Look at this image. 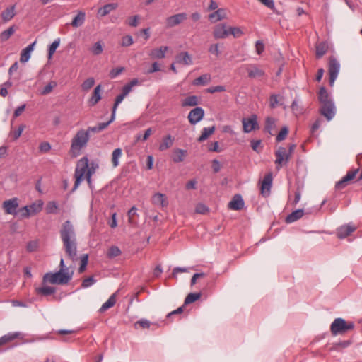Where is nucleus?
<instances>
[{
    "label": "nucleus",
    "instance_id": "dca6fc26",
    "mask_svg": "<svg viewBox=\"0 0 362 362\" xmlns=\"http://www.w3.org/2000/svg\"><path fill=\"white\" fill-rule=\"evenodd\" d=\"M356 230V227L352 224L343 225L337 229V236L339 239H343L351 234Z\"/></svg>",
    "mask_w": 362,
    "mask_h": 362
},
{
    "label": "nucleus",
    "instance_id": "09e8293b",
    "mask_svg": "<svg viewBox=\"0 0 362 362\" xmlns=\"http://www.w3.org/2000/svg\"><path fill=\"white\" fill-rule=\"evenodd\" d=\"M57 82L54 81H50L47 86L44 87V88L41 91V95H45L50 93L52 91L53 88L57 86Z\"/></svg>",
    "mask_w": 362,
    "mask_h": 362
},
{
    "label": "nucleus",
    "instance_id": "4468645a",
    "mask_svg": "<svg viewBox=\"0 0 362 362\" xmlns=\"http://www.w3.org/2000/svg\"><path fill=\"white\" fill-rule=\"evenodd\" d=\"M187 15L186 13H180L177 14L173 15L166 18L165 23L168 28H173L186 20Z\"/></svg>",
    "mask_w": 362,
    "mask_h": 362
},
{
    "label": "nucleus",
    "instance_id": "a211bd4d",
    "mask_svg": "<svg viewBox=\"0 0 362 362\" xmlns=\"http://www.w3.org/2000/svg\"><path fill=\"white\" fill-rule=\"evenodd\" d=\"M248 77L250 78H260L264 76V71L256 64H250L246 67Z\"/></svg>",
    "mask_w": 362,
    "mask_h": 362
},
{
    "label": "nucleus",
    "instance_id": "c85d7f7f",
    "mask_svg": "<svg viewBox=\"0 0 362 362\" xmlns=\"http://www.w3.org/2000/svg\"><path fill=\"white\" fill-rule=\"evenodd\" d=\"M304 215L303 209H297L290 214H288L286 218V222L287 223H291L295 222L303 217Z\"/></svg>",
    "mask_w": 362,
    "mask_h": 362
},
{
    "label": "nucleus",
    "instance_id": "f704fd0d",
    "mask_svg": "<svg viewBox=\"0 0 362 362\" xmlns=\"http://www.w3.org/2000/svg\"><path fill=\"white\" fill-rule=\"evenodd\" d=\"M100 90H101V86L98 85L97 86L92 94V96L90 99L89 100V103L90 105L93 106L96 105L99 100L101 99L100 96Z\"/></svg>",
    "mask_w": 362,
    "mask_h": 362
},
{
    "label": "nucleus",
    "instance_id": "4d7b16f0",
    "mask_svg": "<svg viewBox=\"0 0 362 362\" xmlns=\"http://www.w3.org/2000/svg\"><path fill=\"white\" fill-rule=\"evenodd\" d=\"M129 216V223L130 224H133L134 223V216H138L137 214V208L136 206H132L127 213Z\"/></svg>",
    "mask_w": 362,
    "mask_h": 362
},
{
    "label": "nucleus",
    "instance_id": "9d476101",
    "mask_svg": "<svg viewBox=\"0 0 362 362\" xmlns=\"http://www.w3.org/2000/svg\"><path fill=\"white\" fill-rule=\"evenodd\" d=\"M275 163L276 165L277 170H279L283 165H286L290 159V154H288L286 148L284 147L279 148L275 153Z\"/></svg>",
    "mask_w": 362,
    "mask_h": 362
},
{
    "label": "nucleus",
    "instance_id": "0eeeda50",
    "mask_svg": "<svg viewBox=\"0 0 362 362\" xmlns=\"http://www.w3.org/2000/svg\"><path fill=\"white\" fill-rule=\"evenodd\" d=\"M340 64L339 62L334 57H329V84L332 86L337 78L339 72Z\"/></svg>",
    "mask_w": 362,
    "mask_h": 362
},
{
    "label": "nucleus",
    "instance_id": "864d4df0",
    "mask_svg": "<svg viewBox=\"0 0 362 362\" xmlns=\"http://www.w3.org/2000/svg\"><path fill=\"white\" fill-rule=\"evenodd\" d=\"M95 84V81L93 78H88L83 81L81 85L82 89L84 90H88L90 89Z\"/></svg>",
    "mask_w": 362,
    "mask_h": 362
},
{
    "label": "nucleus",
    "instance_id": "13d9d810",
    "mask_svg": "<svg viewBox=\"0 0 362 362\" xmlns=\"http://www.w3.org/2000/svg\"><path fill=\"white\" fill-rule=\"evenodd\" d=\"M209 208L204 204L199 203L196 206L195 211L197 214H205L209 212Z\"/></svg>",
    "mask_w": 362,
    "mask_h": 362
},
{
    "label": "nucleus",
    "instance_id": "052dcab7",
    "mask_svg": "<svg viewBox=\"0 0 362 362\" xmlns=\"http://www.w3.org/2000/svg\"><path fill=\"white\" fill-rule=\"evenodd\" d=\"M88 255H84L81 257V265L78 268V272L79 273H82L85 271L86 269V267L87 266V264H88Z\"/></svg>",
    "mask_w": 362,
    "mask_h": 362
},
{
    "label": "nucleus",
    "instance_id": "b1692460",
    "mask_svg": "<svg viewBox=\"0 0 362 362\" xmlns=\"http://www.w3.org/2000/svg\"><path fill=\"white\" fill-rule=\"evenodd\" d=\"M113 121L114 120H112V117H110V119L108 122L100 123L98 125L95 127H88L86 129H85V131H86L89 136L91 133H98L106 129Z\"/></svg>",
    "mask_w": 362,
    "mask_h": 362
},
{
    "label": "nucleus",
    "instance_id": "774afa93",
    "mask_svg": "<svg viewBox=\"0 0 362 362\" xmlns=\"http://www.w3.org/2000/svg\"><path fill=\"white\" fill-rule=\"evenodd\" d=\"M278 98H279V95H275V94H273L270 96L269 106L271 107V108H275L278 105V104H279Z\"/></svg>",
    "mask_w": 362,
    "mask_h": 362
},
{
    "label": "nucleus",
    "instance_id": "39448f33",
    "mask_svg": "<svg viewBox=\"0 0 362 362\" xmlns=\"http://www.w3.org/2000/svg\"><path fill=\"white\" fill-rule=\"evenodd\" d=\"M88 167V159L86 156L81 158L76 164L74 177L76 178L72 192L75 191L79 186L83 178L86 177L87 170Z\"/></svg>",
    "mask_w": 362,
    "mask_h": 362
},
{
    "label": "nucleus",
    "instance_id": "f3484780",
    "mask_svg": "<svg viewBox=\"0 0 362 362\" xmlns=\"http://www.w3.org/2000/svg\"><path fill=\"white\" fill-rule=\"evenodd\" d=\"M213 35L216 39H224L229 35L228 28L226 24H218L214 27Z\"/></svg>",
    "mask_w": 362,
    "mask_h": 362
},
{
    "label": "nucleus",
    "instance_id": "6e6d98bb",
    "mask_svg": "<svg viewBox=\"0 0 362 362\" xmlns=\"http://www.w3.org/2000/svg\"><path fill=\"white\" fill-rule=\"evenodd\" d=\"M288 129L287 127H282L279 133L277 134L276 140L279 142L284 140L288 134Z\"/></svg>",
    "mask_w": 362,
    "mask_h": 362
},
{
    "label": "nucleus",
    "instance_id": "473e14b6",
    "mask_svg": "<svg viewBox=\"0 0 362 362\" xmlns=\"http://www.w3.org/2000/svg\"><path fill=\"white\" fill-rule=\"evenodd\" d=\"M15 5H13L5 9L1 16L4 22H8L15 16Z\"/></svg>",
    "mask_w": 362,
    "mask_h": 362
},
{
    "label": "nucleus",
    "instance_id": "6ab92c4d",
    "mask_svg": "<svg viewBox=\"0 0 362 362\" xmlns=\"http://www.w3.org/2000/svg\"><path fill=\"white\" fill-rule=\"evenodd\" d=\"M169 49L168 46H161L160 47L152 49L148 56L152 59H163L165 57L166 52Z\"/></svg>",
    "mask_w": 362,
    "mask_h": 362
},
{
    "label": "nucleus",
    "instance_id": "a878e982",
    "mask_svg": "<svg viewBox=\"0 0 362 362\" xmlns=\"http://www.w3.org/2000/svg\"><path fill=\"white\" fill-rule=\"evenodd\" d=\"M86 13L83 11H78L77 15L73 18L71 25L74 28L81 27L85 22Z\"/></svg>",
    "mask_w": 362,
    "mask_h": 362
},
{
    "label": "nucleus",
    "instance_id": "680f3d73",
    "mask_svg": "<svg viewBox=\"0 0 362 362\" xmlns=\"http://www.w3.org/2000/svg\"><path fill=\"white\" fill-rule=\"evenodd\" d=\"M38 248V242L37 240H33L28 243L26 250L29 252H33L37 250Z\"/></svg>",
    "mask_w": 362,
    "mask_h": 362
},
{
    "label": "nucleus",
    "instance_id": "79ce46f5",
    "mask_svg": "<svg viewBox=\"0 0 362 362\" xmlns=\"http://www.w3.org/2000/svg\"><path fill=\"white\" fill-rule=\"evenodd\" d=\"M122 155V151L120 148H115L112 153V163L114 168L119 165V159Z\"/></svg>",
    "mask_w": 362,
    "mask_h": 362
},
{
    "label": "nucleus",
    "instance_id": "2eb2a0df",
    "mask_svg": "<svg viewBox=\"0 0 362 362\" xmlns=\"http://www.w3.org/2000/svg\"><path fill=\"white\" fill-rule=\"evenodd\" d=\"M272 185V175L271 173L266 175L262 182L261 185V194L263 197H268L270 194V191Z\"/></svg>",
    "mask_w": 362,
    "mask_h": 362
},
{
    "label": "nucleus",
    "instance_id": "6e6552de",
    "mask_svg": "<svg viewBox=\"0 0 362 362\" xmlns=\"http://www.w3.org/2000/svg\"><path fill=\"white\" fill-rule=\"evenodd\" d=\"M358 171L359 168L348 171L345 176H344L339 181L336 182V189L340 190L344 189L350 183V182L355 178Z\"/></svg>",
    "mask_w": 362,
    "mask_h": 362
},
{
    "label": "nucleus",
    "instance_id": "aec40b11",
    "mask_svg": "<svg viewBox=\"0 0 362 362\" xmlns=\"http://www.w3.org/2000/svg\"><path fill=\"white\" fill-rule=\"evenodd\" d=\"M245 205L244 200L240 194H235L228 203V208L232 210H241Z\"/></svg>",
    "mask_w": 362,
    "mask_h": 362
},
{
    "label": "nucleus",
    "instance_id": "5701e85b",
    "mask_svg": "<svg viewBox=\"0 0 362 362\" xmlns=\"http://www.w3.org/2000/svg\"><path fill=\"white\" fill-rule=\"evenodd\" d=\"M226 18V11L223 8H219L209 15V20L211 23H216Z\"/></svg>",
    "mask_w": 362,
    "mask_h": 362
},
{
    "label": "nucleus",
    "instance_id": "7c9ffc66",
    "mask_svg": "<svg viewBox=\"0 0 362 362\" xmlns=\"http://www.w3.org/2000/svg\"><path fill=\"white\" fill-rule=\"evenodd\" d=\"M21 336V332H10L0 338V346L6 344L16 339L20 338Z\"/></svg>",
    "mask_w": 362,
    "mask_h": 362
},
{
    "label": "nucleus",
    "instance_id": "7ed1b4c3",
    "mask_svg": "<svg viewBox=\"0 0 362 362\" xmlns=\"http://www.w3.org/2000/svg\"><path fill=\"white\" fill-rule=\"evenodd\" d=\"M73 272H62L58 271L55 273H46L42 278V284L47 283L52 284L64 285L68 284L72 279Z\"/></svg>",
    "mask_w": 362,
    "mask_h": 362
},
{
    "label": "nucleus",
    "instance_id": "37998d69",
    "mask_svg": "<svg viewBox=\"0 0 362 362\" xmlns=\"http://www.w3.org/2000/svg\"><path fill=\"white\" fill-rule=\"evenodd\" d=\"M276 119L271 117H267L265 119V127L264 130L272 134V130L275 128L276 126Z\"/></svg>",
    "mask_w": 362,
    "mask_h": 362
},
{
    "label": "nucleus",
    "instance_id": "cd10ccee",
    "mask_svg": "<svg viewBox=\"0 0 362 362\" xmlns=\"http://www.w3.org/2000/svg\"><path fill=\"white\" fill-rule=\"evenodd\" d=\"M187 154V152L186 150L175 148L173 150V155L172 159L174 163H180L185 160Z\"/></svg>",
    "mask_w": 362,
    "mask_h": 362
},
{
    "label": "nucleus",
    "instance_id": "3c124183",
    "mask_svg": "<svg viewBox=\"0 0 362 362\" xmlns=\"http://www.w3.org/2000/svg\"><path fill=\"white\" fill-rule=\"evenodd\" d=\"M103 48L100 42H95L90 49L94 55H98L103 52Z\"/></svg>",
    "mask_w": 362,
    "mask_h": 362
},
{
    "label": "nucleus",
    "instance_id": "de8ad7c7",
    "mask_svg": "<svg viewBox=\"0 0 362 362\" xmlns=\"http://www.w3.org/2000/svg\"><path fill=\"white\" fill-rule=\"evenodd\" d=\"M46 211L47 214H57L58 211V204L54 201L49 202L47 204Z\"/></svg>",
    "mask_w": 362,
    "mask_h": 362
},
{
    "label": "nucleus",
    "instance_id": "e2e57ef3",
    "mask_svg": "<svg viewBox=\"0 0 362 362\" xmlns=\"http://www.w3.org/2000/svg\"><path fill=\"white\" fill-rule=\"evenodd\" d=\"M124 70V67H117V68L112 69L109 73V76L110 77V78H115L117 76H119L120 74H122Z\"/></svg>",
    "mask_w": 362,
    "mask_h": 362
},
{
    "label": "nucleus",
    "instance_id": "c9c22d12",
    "mask_svg": "<svg viewBox=\"0 0 362 362\" xmlns=\"http://www.w3.org/2000/svg\"><path fill=\"white\" fill-rule=\"evenodd\" d=\"M211 80V75L209 74H202L198 78L193 81V85L194 86H204L209 83Z\"/></svg>",
    "mask_w": 362,
    "mask_h": 362
},
{
    "label": "nucleus",
    "instance_id": "c03bdc74",
    "mask_svg": "<svg viewBox=\"0 0 362 362\" xmlns=\"http://www.w3.org/2000/svg\"><path fill=\"white\" fill-rule=\"evenodd\" d=\"M122 254V251L120 249L115 245L111 246L107 252V257L110 259H112L114 257H118Z\"/></svg>",
    "mask_w": 362,
    "mask_h": 362
},
{
    "label": "nucleus",
    "instance_id": "ea45409f",
    "mask_svg": "<svg viewBox=\"0 0 362 362\" xmlns=\"http://www.w3.org/2000/svg\"><path fill=\"white\" fill-rule=\"evenodd\" d=\"M116 294L113 293L110 297L108 298V300L105 302L102 306L100 308V312L103 313L107 310V309L113 307L116 303V298H115Z\"/></svg>",
    "mask_w": 362,
    "mask_h": 362
},
{
    "label": "nucleus",
    "instance_id": "f03ea898",
    "mask_svg": "<svg viewBox=\"0 0 362 362\" xmlns=\"http://www.w3.org/2000/svg\"><path fill=\"white\" fill-rule=\"evenodd\" d=\"M89 139L90 136L85 129L78 130L71 141L70 155L74 158L80 156L81 151L87 146Z\"/></svg>",
    "mask_w": 362,
    "mask_h": 362
},
{
    "label": "nucleus",
    "instance_id": "393cba45",
    "mask_svg": "<svg viewBox=\"0 0 362 362\" xmlns=\"http://www.w3.org/2000/svg\"><path fill=\"white\" fill-rule=\"evenodd\" d=\"M118 7V4L115 3L107 4L100 7L98 10V16L104 17Z\"/></svg>",
    "mask_w": 362,
    "mask_h": 362
},
{
    "label": "nucleus",
    "instance_id": "c756f323",
    "mask_svg": "<svg viewBox=\"0 0 362 362\" xmlns=\"http://www.w3.org/2000/svg\"><path fill=\"white\" fill-rule=\"evenodd\" d=\"M35 42L29 45L23 49L21 54L20 61L23 63L27 62L30 58V52L33 50Z\"/></svg>",
    "mask_w": 362,
    "mask_h": 362
},
{
    "label": "nucleus",
    "instance_id": "58836bf2",
    "mask_svg": "<svg viewBox=\"0 0 362 362\" xmlns=\"http://www.w3.org/2000/svg\"><path fill=\"white\" fill-rule=\"evenodd\" d=\"M199 104V98L196 95H190L187 97L182 101V107H192Z\"/></svg>",
    "mask_w": 362,
    "mask_h": 362
},
{
    "label": "nucleus",
    "instance_id": "4c0bfd02",
    "mask_svg": "<svg viewBox=\"0 0 362 362\" xmlns=\"http://www.w3.org/2000/svg\"><path fill=\"white\" fill-rule=\"evenodd\" d=\"M35 291L37 294L47 296L54 293L56 292V288L52 286H44L42 287L36 288Z\"/></svg>",
    "mask_w": 362,
    "mask_h": 362
},
{
    "label": "nucleus",
    "instance_id": "423d86ee",
    "mask_svg": "<svg viewBox=\"0 0 362 362\" xmlns=\"http://www.w3.org/2000/svg\"><path fill=\"white\" fill-rule=\"evenodd\" d=\"M43 202L38 200L30 205H27L18 210L21 218H28L40 212L42 209Z\"/></svg>",
    "mask_w": 362,
    "mask_h": 362
},
{
    "label": "nucleus",
    "instance_id": "e433bc0d",
    "mask_svg": "<svg viewBox=\"0 0 362 362\" xmlns=\"http://www.w3.org/2000/svg\"><path fill=\"white\" fill-rule=\"evenodd\" d=\"M317 95H318V100H319L320 104L325 103H327L329 101H332V100L329 98V95L327 89L324 86H322L320 88Z\"/></svg>",
    "mask_w": 362,
    "mask_h": 362
},
{
    "label": "nucleus",
    "instance_id": "338daca9",
    "mask_svg": "<svg viewBox=\"0 0 362 362\" xmlns=\"http://www.w3.org/2000/svg\"><path fill=\"white\" fill-rule=\"evenodd\" d=\"M226 90V88L223 86H212L206 89V92L209 93H214L216 92H223Z\"/></svg>",
    "mask_w": 362,
    "mask_h": 362
},
{
    "label": "nucleus",
    "instance_id": "603ef678",
    "mask_svg": "<svg viewBox=\"0 0 362 362\" xmlns=\"http://www.w3.org/2000/svg\"><path fill=\"white\" fill-rule=\"evenodd\" d=\"M59 42H60V40L59 39H57L56 40H54L49 46V49H48V56H49V58L50 59L52 55L54 54V53L55 52L56 49H57V47H59Z\"/></svg>",
    "mask_w": 362,
    "mask_h": 362
},
{
    "label": "nucleus",
    "instance_id": "f8f14e48",
    "mask_svg": "<svg viewBox=\"0 0 362 362\" xmlns=\"http://www.w3.org/2000/svg\"><path fill=\"white\" fill-rule=\"evenodd\" d=\"M242 123L243 132L245 133H250L252 130H255L259 128L256 115H252L249 118H243L242 119Z\"/></svg>",
    "mask_w": 362,
    "mask_h": 362
},
{
    "label": "nucleus",
    "instance_id": "4be33fe9",
    "mask_svg": "<svg viewBox=\"0 0 362 362\" xmlns=\"http://www.w3.org/2000/svg\"><path fill=\"white\" fill-rule=\"evenodd\" d=\"M152 203L156 206L165 207L168 204V202L165 196L162 193H156L151 199Z\"/></svg>",
    "mask_w": 362,
    "mask_h": 362
},
{
    "label": "nucleus",
    "instance_id": "0e129e2a",
    "mask_svg": "<svg viewBox=\"0 0 362 362\" xmlns=\"http://www.w3.org/2000/svg\"><path fill=\"white\" fill-rule=\"evenodd\" d=\"M228 30H229V35H233L234 37H239L243 34L242 30L238 28L229 27Z\"/></svg>",
    "mask_w": 362,
    "mask_h": 362
},
{
    "label": "nucleus",
    "instance_id": "49530a36",
    "mask_svg": "<svg viewBox=\"0 0 362 362\" xmlns=\"http://www.w3.org/2000/svg\"><path fill=\"white\" fill-rule=\"evenodd\" d=\"M126 96L124 95L122 93H121L117 96L115 103H114V105L112 107V115H111L112 120H115L117 108L119 104L122 102V100H124V98Z\"/></svg>",
    "mask_w": 362,
    "mask_h": 362
},
{
    "label": "nucleus",
    "instance_id": "bf43d9fd",
    "mask_svg": "<svg viewBox=\"0 0 362 362\" xmlns=\"http://www.w3.org/2000/svg\"><path fill=\"white\" fill-rule=\"evenodd\" d=\"M151 322L146 319H141L140 320L137 321L134 326L136 327L138 325H139L143 329H148L151 326Z\"/></svg>",
    "mask_w": 362,
    "mask_h": 362
},
{
    "label": "nucleus",
    "instance_id": "2f4dec72",
    "mask_svg": "<svg viewBox=\"0 0 362 362\" xmlns=\"http://www.w3.org/2000/svg\"><path fill=\"white\" fill-rule=\"evenodd\" d=\"M316 57L320 59L328 51V44L326 42H322L316 45Z\"/></svg>",
    "mask_w": 362,
    "mask_h": 362
},
{
    "label": "nucleus",
    "instance_id": "f257e3e1",
    "mask_svg": "<svg viewBox=\"0 0 362 362\" xmlns=\"http://www.w3.org/2000/svg\"><path fill=\"white\" fill-rule=\"evenodd\" d=\"M59 234L68 257L72 261L76 260L77 259L76 234L74 225L69 220L62 223Z\"/></svg>",
    "mask_w": 362,
    "mask_h": 362
},
{
    "label": "nucleus",
    "instance_id": "ddd939ff",
    "mask_svg": "<svg viewBox=\"0 0 362 362\" xmlns=\"http://www.w3.org/2000/svg\"><path fill=\"white\" fill-rule=\"evenodd\" d=\"M204 116V110L200 107L192 109L188 115L189 122L192 125H194L200 122Z\"/></svg>",
    "mask_w": 362,
    "mask_h": 362
},
{
    "label": "nucleus",
    "instance_id": "72a5a7b5",
    "mask_svg": "<svg viewBox=\"0 0 362 362\" xmlns=\"http://www.w3.org/2000/svg\"><path fill=\"white\" fill-rule=\"evenodd\" d=\"M215 130H216L215 126L203 128V129L202 131V134L199 136V137L197 139V141L199 142H202V141L206 140L210 135L214 134Z\"/></svg>",
    "mask_w": 362,
    "mask_h": 362
},
{
    "label": "nucleus",
    "instance_id": "bb28decb",
    "mask_svg": "<svg viewBox=\"0 0 362 362\" xmlns=\"http://www.w3.org/2000/svg\"><path fill=\"white\" fill-rule=\"evenodd\" d=\"M173 142L174 138L170 134H168L163 138L158 148L160 151H164L170 148L173 145Z\"/></svg>",
    "mask_w": 362,
    "mask_h": 362
},
{
    "label": "nucleus",
    "instance_id": "a19ab883",
    "mask_svg": "<svg viewBox=\"0 0 362 362\" xmlns=\"http://www.w3.org/2000/svg\"><path fill=\"white\" fill-rule=\"evenodd\" d=\"M16 28L15 25L9 27L7 30H4L0 34V40L2 42L8 40L11 35L15 33Z\"/></svg>",
    "mask_w": 362,
    "mask_h": 362
},
{
    "label": "nucleus",
    "instance_id": "69168bd1",
    "mask_svg": "<svg viewBox=\"0 0 362 362\" xmlns=\"http://www.w3.org/2000/svg\"><path fill=\"white\" fill-rule=\"evenodd\" d=\"M133 38L131 35H126L122 37V46L128 47L133 44Z\"/></svg>",
    "mask_w": 362,
    "mask_h": 362
},
{
    "label": "nucleus",
    "instance_id": "412c9836",
    "mask_svg": "<svg viewBox=\"0 0 362 362\" xmlns=\"http://www.w3.org/2000/svg\"><path fill=\"white\" fill-rule=\"evenodd\" d=\"M175 62L184 66H188L192 64V59L187 52H182L175 56Z\"/></svg>",
    "mask_w": 362,
    "mask_h": 362
},
{
    "label": "nucleus",
    "instance_id": "8fccbe9b",
    "mask_svg": "<svg viewBox=\"0 0 362 362\" xmlns=\"http://www.w3.org/2000/svg\"><path fill=\"white\" fill-rule=\"evenodd\" d=\"M209 52L214 55L216 57L218 58L221 55V51L219 50V44H212L209 47Z\"/></svg>",
    "mask_w": 362,
    "mask_h": 362
},
{
    "label": "nucleus",
    "instance_id": "a18cd8bd",
    "mask_svg": "<svg viewBox=\"0 0 362 362\" xmlns=\"http://www.w3.org/2000/svg\"><path fill=\"white\" fill-rule=\"evenodd\" d=\"M201 297L200 293H190L185 299L184 305L194 303Z\"/></svg>",
    "mask_w": 362,
    "mask_h": 362
},
{
    "label": "nucleus",
    "instance_id": "20e7f679",
    "mask_svg": "<svg viewBox=\"0 0 362 362\" xmlns=\"http://www.w3.org/2000/svg\"><path fill=\"white\" fill-rule=\"evenodd\" d=\"M355 324L354 322H346L344 319L336 318L330 325V331L332 335L337 336L354 329Z\"/></svg>",
    "mask_w": 362,
    "mask_h": 362
},
{
    "label": "nucleus",
    "instance_id": "9b49d317",
    "mask_svg": "<svg viewBox=\"0 0 362 362\" xmlns=\"http://www.w3.org/2000/svg\"><path fill=\"white\" fill-rule=\"evenodd\" d=\"M18 206V199L17 197L5 200L2 204L5 213L12 215H16L18 213V211H17Z\"/></svg>",
    "mask_w": 362,
    "mask_h": 362
},
{
    "label": "nucleus",
    "instance_id": "1a4fd4ad",
    "mask_svg": "<svg viewBox=\"0 0 362 362\" xmlns=\"http://www.w3.org/2000/svg\"><path fill=\"white\" fill-rule=\"evenodd\" d=\"M320 112L326 117L327 121H330L335 115L336 108L333 101H329L321 104Z\"/></svg>",
    "mask_w": 362,
    "mask_h": 362
},
{
    "label": "nucleus",
    "instance_id": "5fc2aeb1",
    "mask_svg": "<svg viewBox=\"0 0 362 362\" xmlns=\"http://www.w3.org/2000/svg\"><path fill=\"white\" fill-rule=\"evenodd\" d=\"M152 132H152V129L151 128H148V129H147L145 131L144 134H142V136L140 135V134H137L136 136V141H140L141 140L142 141H146L148 139V137L152 134Z\"/></svg>",
    "mask_w": 362,
    "mask_h": 362
}]
</instances>
